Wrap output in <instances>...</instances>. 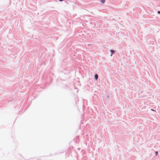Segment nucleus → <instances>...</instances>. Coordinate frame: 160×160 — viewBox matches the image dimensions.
<instances>
[{
	"label": "nucleus",
	"mask_w": 160,
	"mask_h": 160,
	"mask_svg": "<svg viewBox=\"0 0 160 160\" xmlns=\"http://www.w3.org/2000/svg\"><path fill=\"white\" fill-rule=\"evenodd\" d=\"M105 2V0H101V2L102 3H104Z\"/></svg>",
	"instance_id": "2"
},
{
	"label": "nucleus",
	"mask_w": 160,
	"mask_h": 160,
	"mask_svg": "<svg viewBox=\"0 0 160 160\" xmlns=\"http://www.w3.org/2000/svg\"><path fill=\"white\" fill-rule=\"evenodd\" d=\"M158 13H159V14H160V11H158Z\"/></svg>",
	"instance_id": "5"
},
{
	"label": "nucleus",
	"mask_w": 160,
	"mask_h": 160,
	"mask_svg": "<svg viewBox=\"0 0 160 160\" xmlns=\"http://www.w3.org/2000/svg\"><path fill=\"white\" fill-rule=\"evenodd\" d=\"M59 1H63L64 0H59Z\"/></svg>",
	"instance_id": "6"
},
{
	"label": "nucleus",
	"mask_w": 160,
	"mask_h": 160,
	"mask_svg": "<svg viewBox=\"0 0 160 160\" xmlns=\"http://www.w3.org/2000/svg\"><path fill=\"white\" fill-rule=\"evenodd\" d=\"M155 153H156V156H157L158 154V151H156V152Z\"/></svg>",
	"instance_id": "4"
},
{
	"label": "nucleus",
	"mask_w": 160,
	"mask_h": 160,
	"mask_svg": "<svg viewBox=\"0 0 160 160\" xmlns=\"http://www.w3.org/2000/svg\"><path fill=\"white\" fill-rule=\"evenodd\" d=\"M98 75L97 74H96L95 75V78L97 80L98 78Z\"/></svg>",
	"instance_id": "1"
},
{
	"label": "nucleus",
	"mask_w": 160,
	"mask_h": 160,
	"mask_svg": "<svg viewBox=\"0 0 160 160\" xmlns=\"http://www.w3.org/2000/svg\"><path fill=\"white\" fill-rule=\"evenodd\" d=\"M110 51L111 52V53H113L114 52V51L111 50H110Z\"/></svg>",
	"instance_id": "3"
},
{
	"label": "nucleus",
	"mask_w": 160,
	"mask_h": 160,
	"mask_svg": "<svg viewBox=\"0 0 160 160\" xmlns=\"http://www.w3.org/2000/svg\"><path fill=\"white\" fill-rule=\"evenodd\" d=\"M151 110H152V111H154V110H153V109H151Z\"/></svg>",
	"instance_id": "7"
}]
</instances>
